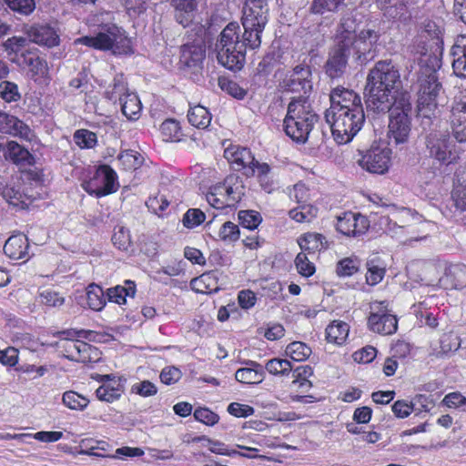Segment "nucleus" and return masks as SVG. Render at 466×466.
Instances as JSON below:
<instances>
[{
	"label": "nucleus",
	"instance_id": "nucleus-22",
	"mask_svg": "<svg viewBox=\"0 0 466 466\" xmlns=\"http://www.w3.org/2000/svg\"><path fill=\"white\" fill-rule=\"evenodd\" d=\"M0 131L25 140L31 141L33 133L30 127L16 116L0 110Z\"/></svg>",
	"mask_w": 466,
	"mask_h": 466
},
{
	"label": "nucleus",
	"instance_id": "nucleus-24",
	"mask_svg": "<svg viewBox=\"0 0 466 466\" xmlns=\"http://www.w3.org/2000/svg\"><path fill=\"white\" fill-rule=\"evenodd\" d=\"M446 289H458L466 287V265L451 264L445 268L444 275L439 280Z\"/></svg>",
	"mask_w": 466,
	"mask_h": 466
},
{
	"label": "nucleus",
	"instance_id": "nucleus-33",
	"mask_svg": "<svg viewBox=\"0 0 466 466\" xmlns=\"http://www.w3.org/2000/svg\"><path fill=\"white\" fill-rule=\"evenodd\" d=\"M222 185L232 206L241 200L245 194V187L241 177L237 175H229L224 179Z\"/></svg>",
	"mask_w": 466,
	"mask_h": 466
},
{
	"label": "nucleus",
	"instance_id": "nucleus-53",
	"mask_svg": "<svg viewBox=\"0 0 466 466\" xmlns=\"http://www.w3.org/2000/svg\"><path fill=\"white\" fill-rule=\"evenodd\" d=\"M286 354L294 361H303L311 354V349L301 341H293L286 348Z\"/></svg>",
	"mask_w": 466,
	"mask_h": 466
},
{
	"label": "nucleus",
	"instance_id": "nucleus-58",
	"mask_svg": "<svg viewBox=\"0 0 466 466\" xmlns=\"http://www.w3.org/2000/svg\"><path fill=\"white\" fill-rule=\"evenodd\" d=\"M218 86L223 91H226L228 95L238 99H242L247 95V91L237 82L226 77H220L218 79Z\"/></svg>",
	"mask_w": 466,
	"mask_h": 466
},
{
	"label": "nucleus",
	"instance_id": "nucleus-7",
	"mask_svg": "<svg viewBox=\"0 0 466 466\" xmlns=\"http://www.w3.org/2000/svg\"><path fill=\"white\" fill-rule=\"evenodd\" d=\"M80 332L73 329L58 332L57 335L61 337V339L56 343V346L64 353L66 359L87 363L92 361V355L93 353L96 355L97 350L83 340L75 339L76 337H79Z\"/></svg>",
	"mask_w": 466,
	"mask_h": 466
},
{
	"label": "nucleus",
	"instance_id": "nucleus-10",
	"mask_svg": "<svg viewBox=\"0 0 466 466\" xmlns=\"http://www.w3.org/2000/svg\"><path fill=\"white\" fill-rule=\"evenodd\" d=\"M127 41L122 30L116 26H106L95 36H82L74 41L75 46L84 45L97 50H110L117 52L118 46Z\"/></svg>",
	"mask_w": 466,
	"mask_h": 466
},
{
	"label": "nucleus",
	"instance_id": "nucleus-41",
	"mask_svg": "<svg viewBox=\"0 0 466 466\" xmlns=\"http://www.w3.org/2000/svg\"><path fill=\"white\" fill-rule=\"evenodd\" d=\"M127 93H130L127 88V84L122 74L116 75L112 84L105 91V96L111 101H122Z\"/></svg>",
	"mask_w": 466,
	"mask_h": 466
},
{
	"label": "nucleus",
	"instance_id": "nucleus-16",
	"mask_svg": "<svg viewBox=\"0 0 466 466\" xmlns=\"http://www.w3.org/2000/svg\"><path fill=\"white\" fill-rule=\"evenodd\" d=\"M311 76L310 66L299 64L286 75L280 85L287 91L302 92L305 96L312 90Z\"/></svg>",
	"mask_w": 466,
	"mask_h": 466
},
{
	"label": "nucleus",
	"instance_id": "nucleus-59",
	"mask_svg": "<svg viewBox=\"0 0 466 466\" xmlns=\"http://www.w3.org/2000/svg\"><path fill=\"white\" fill-rule=\"evenodd\" d=\"M238 220L242 227L254 229L262 221L260 214L254 210H241L238 212Z\"/></svg>",
	"mask_w": 466,
	"mask_h": 466
},
{
	"label": "nucleus",
	"instance_id": "nucleus-5",
	"mask_svg": "<svg viewBox=\"0 0 466 466\" xmlns=\"http://www.w3.org/2000/svg\"><path fill=\"white\" fill-rule=\"evenodd\" d=\"M267 2L268 0H246L241 19L244 32L240 39L246 49H256L261 45V34L268 23Z\"/></svg>",
	"mask_w": 466,
	"mask_h": 466
},
{
	"label": "nucleus",
	"instance_id": "nucleus-42",
	"mask_svg": "<svg viewBox=\"0 0 466 466\" xmlns=\"http://www.w3.org/2000/svg\"><path fill=\"white\" fill-rule=\"evenodd\" d=\"M206 198L208 204L217 209L232 206L226 195V190L224 189L222 183H218L211 187L206 195Z\"/></svg>",
	"mask_w": 466,
	"mask_h": 466
},
{
	"label": "nucleus",
	"instance_id": "nucleus-6",
	"mask_svg": "<svg viewBox=\"0 0 466 466\" xmlns=\"http://www.w3.org/2000/svg\"><path fill=\"white\" fill-rule=\"evenodd\" d=\"M325 117L330 124L334 140L339 145L350 142L360 132L365 122L363 108L347 109L346 111L326 112Z\"/></svg>",
	"mask_w": 466,
	"mask_h": 466
},
{
	"label": "nucleus",
	"instance_id": "nucleus-60",
	"mask_svg": "<svg viewBox=\"0 0 466 466\" xmlns=\"http://www.w3.org/2000/svg\"><path fill=\"white\" fill-rule=\"evenodd\" d=\"M74 139L81 148H93L97 142L96 135L86 129L77 130L74 135Z\"/></svg>",
	"mask_w": 466,
	"mask_h": 466
},
{
	"label": "nucleus",
	"instance_id": "nucleus-31",
	"mask_svg": "<svg viewBox=\"0 0 466 466\" xmlns=\"http://www.w3.org/2000/svg\"><path fill=\"white\" fill-rule=\"evenodd\" d=\"M17 62L20 66L28 68L34 76H44L46 72V61L34 52H22L17 57Z\"/></svg>",
	"mask_w": 466,
	"mask_h": 466
},
{
	"label": "nucleus",
	"instance_id": "nucleus-27",
	"mask_svg": "<svg viewBox=\"0 0 466 466\" xmlns=\"http://www.w3.org/2000/svg\"><path fill=\"white\" fill-rule=\"evenodd\" d=\"M30 41L46 46L58 45L59 37L55 30L48 25H33L27 32Z\"/></svg>",
	"mask_w": 466,
	"mask_h": 466
},
{
	"label": "nucleus",
	"instance_id": "nucleus-12",
	"mask_svg": "<svg viewBox=\"0 0 466 466\" xmlns=\"http://www.w3.org/2000/svg\"><path fill=\"white\" fill-rule=\"evenodd\" d=\"M368 325L373 332L384 336L391 335L398 329V320L396 316L390 312L386 301H374L370 304Z\"/></svg>",
	"mask_w": 466,
	"mask_h": 466
},
{
	"label": "nucleus",
	"instance_id": "nucleus-63",
	"mask_svg": "<svg viewBox=\"0 0 466 466\" xmlns=\"http://www.w3.org/2000/svg\"><path fill=\"white\" fill-rule=\"evenodd\" d=\"M219 238L225 242H235L239 238L238 225L231 221L225 222L218 232Z\"/></svg>",
	"mask_w": 466,
	"mask_h": 466
},
{
	"label": "nucleus",
	"instance_id": "nucleus-29",
	"mask_svg": "<svg viewBox=\"0 0 466 466\" xmlns=\"http://www.w3.org/2000/svg\"><path fill=\"white\" fill-rule=\"evenodd\" d=\"M5 154L6 157L16 165L33 166L35 164V157L33 155L15 141L7 142L5 146Z\"/></svg>",
	"mask_w": 466,
	"mask_h": 466
},
{
	"label": "nucleus",
	"instance_id": "nucleus-43",
	"mask_svg": "<svg viewBox=\"0 0 466 466\" xmlns=\"http://www.w3.org/2000/svg\"><path fill=\"white\" fill-rule=\"evenodd\" d=\"M192 289L198 293H212L218 290L214 272H207L195 278L190 282Z\"/></svg>",
	"mask_w": 466,
	"mask_h": 466
},
{
	"label": "nucleus",
	"instance_id": "nucleus-17",
	"mask_svg": "<svg viewBox=\"0 0 466 466\" xmlns=\"http://www.w3.org/2000/svg\"><path fill=\"white\" fill-rule=\"evenodd\" d=\"M224 157L233 169L243 171L247 177L255 175V168L252 166L255 164V157L248 148L230 144L225 148Z\"/></svg>",
	"mask_w": 466,
	"mask_h": 466
},
{
	"label": "nucleus",
	"instance_id": "nucleus-36",
	"mask_svg": "<svg viewBox=\"0 0 466 466\" xmlns=\"http://www.w3.org/2000/svg\"><path fill=\"white\" fill-rule=\"evenodd\" d=\"M123 393L124 387L119 380L105 382L96 390V395L99 400L109 403L117 400Z\"/></svg>",
	"mask_w": 466,
	"mask_h": 466
},
{
	"label": "nucleus",
	"instance_id": "nucleus-52",
	"mask_svg": "<svg viewBox=\"0 0 466 466\" xmlns=\"http://www.w3.org/2000/svg\"><path fill=\"white\" fill-rule=\"evenodd\" d=\"M318 209L312 205L302 204L289 210V214L293 220L304 223L310 222L317 216Z\"/></svg>",
	"mask_w": 466,
	"mask_h": 466
},
{
	"label": "nucleus",
	"instance_id": "nucleus-23",
	"mask_svg": "<svg viewBox=\"0 0 466 466\" xmlns=\"http://www.w3.org/2000/svg\"><path fill=\"white\" fill-rule=\"evenodd\" d=\"M383 15L393 20H407L410 17V0H376Z\"/></svg>",
	"mask_w": 466,
	"mask_h": 466
},
{
	"label": "nucleus",
	"instance_id": "nucleus-46",
	"mask_svg": "<svg viewBox=\"0 0 466 466\" xmlns=\"http://www.w3.org/2000/svg\"><path fill=\"white\" fill-rule=\"evenodd\" d=\"M95 175L101 190H106L107 188L106 187L107 185V182H112L111 193H114L117 190L118 184L116 182V173L109 166H101L96 170Z\"/></svg>",
	"mask_w": 466,
	"mask_h": 466
},
{
	"label": "nucleus",
	"instance_id": "nucleus-13",
	"mask_svg": "<svg viewBox=\"0 0 466 466\" xmlns=\"http://www.w3.org/2000/svg\"><path fill=\"white\" fill-rule=\"evenodd\" d=\"M380 39L379 31L371 28L362 29L352 38L350 50L360 64H366L373 58L375 47Z\"/></svg>",
	"mask_w": 466,
	"mask_h": 466
},
{
	"label": "nucleus",
	"instance_id": "nucleus-14",
	"mask_svg": "<svg viewBox=\"0 0 466 466\" xmlns=\"http://www.w3.org/2000/svg\"><path fill=\"white\" fill-rule=\"evenodd\" d=\"M391 149L389 147L371 146L358 159V164L365 170L374 174H384L389 170L391 160Z\"/></svg>",
	"mask_w": 466,
	"mask_h": 466
},
{
	"label": "nucleus",
	"instance_id": "nucleus-26",
	"mask_svg": "<svg viewBox=\"0 0 466 466\" xmlns=\"http://www.w3.org/2000/svg\"><path fill=\"white\" fill-rule=\"evenodd\" d=\"M453 57L452 69L455 76L466 78V35H458L451 49Z\"/></svg>",
	"mask_w": 466,
	"mask_h": 466
},
{
	"label": "nucleus",
	"instance_id": "nucleus-3",
	"mask_svg": "<svg viewBox=\"0 0 466 466\" xmlns=\"http://www.w3.org/2000/svg\"><path fill=\"white\" fill-rule=\"evenodd\" d=\"M217 58L220 65L229 70H239L246 60L247 49L240 40L239 25L229 23L222 30L216 43Z\"/></svg>",
	"mask_w": 466,
	"mask_h": 466
},
{
	"label": "nucleus",
	"instance_id": "nucleus-50",
	"mask_svg": "<svg viewBox=\"0 0 466 466\" xmlns=\"http://www.w3.org/2000/svg\"><path fill=\"white\" fill-rule=\"evenodd\" d=\"M265 369L275 376H288L293 370V366L286 359L275 358L267 361Z\"/></svg>",
	"mask_w": 466,
	"mask_h": 466
},
{
	"label": "nucleus",
	"instance_id": "nucleus-18",
	"mask_svg": "<svg viewBox=\"0 0 466 466\" xmlns=\"http://www.w3.org/2000/svg\"><path fill=\"white\" fill-rule=\"evenodd\" d=\"M330 106L326 112L346 111L349 109L363 108L361 98L353 90L343 86L335 87L329 95Z\"/></svg>",
	"mask_w": 466,
	"mask_h": 466
},
{
	"label": "nucleus",
	"instance_id": "nucleus-45",
	"mask_svg": "<svg viewBox=\"0 0 466 466\" xmlns=\"http://www.w3.org/2000/svg\"><path fill=\"white\" fill-rule=\"evenodd\" d=\"M86 301L91 309L101 310L106 305V297L102 288L96 284H90L86 289Z\"/></svg>",
	"mask_w": 466,
	"mask_h": 466
},
{
	"label": "nucleus",
	"instance_id": "nucleus-62",
	"mask_svg": "<svg viewBox=\"0 0 466 466\" xmlns=\"http://www.w3.org/2000/svg\"><path fill=\"white\" fill-rule=\"evenodd\" d=\"M441 351L443 354L454 352L461 347V339L454 333H445L441 336Z\"/></svg>",
	"mask_w": 466,
	"mask_h": 466
},
{
	"label": "nucleus",
	"instance_id": "nucleus-47",
	"mask_svg": "<svg viewBox=\"0 0 466 466\" xmlns=\"http://www.w3.org/2000/svg\"><path fill=\"white\" fill-rule=\"evenodd\" d=\"M356 27L357 25L354 19L346 15L343 16L334 41L339 42L341 40H348V45H352V38L356 35Z\"/></svg>",
	"mask_w": 466,
	"mask_h": 466
},
{
	"label": "nucleus",
	"instance_id": "nucleus-61",
	"mask_svg": "<svg viewBox=\"0 0 466 466\" xmlns=\"http://www.w3.org/2000/svg\"><path fill=\"white\" fill-rule=\"evenodd\" d=\"M295 265L298 272L303 277H310L316 271L314 264L309 261L307 255L303 252L297 255L295 258Z\"/></svg>",
	"mask_w": 466,
	"mask_h": 466
},
{
	"label": "nucleus",
	"instance_id": "nucleus-15",
	"mask_svg": "<svg viewBox=\"0 0 466 466\" xmlns=\"http://www.w3.org/2000/svg\"><path fill=\"white\" fill-rule=\"evenodd\" d=\"M348 40L334 41L325 64V72L330 78L341 77L346 72L349 57L352 55Z\"/></svg>",
	"mask_w": 466,
	"mask_h": 466
},
{
	"label": "nucleus",
	"instance_id": "nucleus-32",
	"mask_svg": "<svg viewBox=\"0 0 466 466\" xmlns=\"http://www.w3.org/2000/svg\"><path fill=\"white\" fill-rule=\"evenodd\" d=\"M175 6V18L184 27L189 25L194 18L197 5L193 0H172Z\"/></svg>",
	"mask_w": 466,
	"mask_h": 466
},
{
	"label": "nucleus",
	"instance_id": "nucleus-30",
	"mask_svg": "<svg viewBox=\"0 0 466 466\" xmlns=\"http://www.w3.org/2000/svg\"><path fill=\"white\" fill-rule=\"evenodd\" d=\"M298 244L301 250L309 254L327 248L328 242L325 237L319 233L307 232L298 238Z\"/></svg>",
	"mask_w": 466,
	"mask_h": 466
},
{
	"label": "nucleus",
	"instance_id": "nucleus-34",
	"mask_svg": "<svg viewBox=\"0 0 466 466\" xmlns=\"http://www.w3.org/2000/svg\"><path fill=\"white\" fill-rule=\"evenodd\" d=\"M366 281L370 286L380 283L386 273V264L379 256L370 257L366 263Z\"/></svg>",
	"mask_w": 466,
	"mask_h": 466
},
{
	"label": "nucleus",
	"instance_id": "nucleus-4",
	"mask_svg": "<svg viewBox=\"0 0 466 466\" xmlns=\"http://www.w3.org/2000/svg\"><path fill=\"white\" fill-rule=\"evenodd\" d=\"M386 110L389 112L388 139L389 145H406L411 130L412 105L410 96L402 94L396 97Z\"/></svg>",
	"mask_w": 466,
	"mask_h": 466
},
{
	"label": "nucleus",
	"instance_id": "nucleus-55",
	"mask_svg": "<svg viewBox=\"0 0 466 466\" xmlns=\"http://www.w3.org/2000/svg\"><path fill=\"white\" fill-rule=\"evenodd\" d=\"M112 242L118 249L127 251L131 247L129 231L123 226H116L114 228Z\"/></svg>",
	"mask_w": 466,
	"mask_h": 466
},
{
	"label": "nucleus",
	"instance_id": "nucleus-1",
	"mask_svg": "<svg viewBox=\"0 0 466 466\" xmlns=\"http://www.w3.org/2000/svg\"><path fill=\"white\" fill-rule=\"evenodd\" d=\"M402 81L399 67L391 60L378 61L367 77V107L377 113H386L400 92Z\"/></svg>",
	"mask_w": 466,
	"mask_h": 466
},
{
	"label": "nucleus",
	"instance_id": "nucleus-56",
	"mask_svg": "<svg viewBox=\"0 0 466 466\" xmlns=\"http://www.w3.org/2000/svg\"><path fill=\"white\" fill-rule=\"evenodd\" d=\"M15 13L22 15H31L36 6L35 0H2Z\"/></svg>",
	"mask_w": 466,
	"mask_h": 466
},
{
	"label": "nucleus",
	"instance_id": "nucleus-49",
	"mask_svg": "<svg viewBox=\"0 0 466 466\" xmlns=\"http://www.w3.org/2000/svg\"><path fill=\"white\" fill-rule=\"evenodd\" d=\"M160 132L165 141H180L182 137L179 122L173 118L166 119L160 126Z\"/></svg>",
	"mask_w": 466,
	"mask_h": 466
},
{
	"label": "nucleus",
	"instance_id": "nucleus-57",
	"mask_svg": "<svg viewBox=\"0 0 466 466\" xmlns=\"http://www.w3.org/2000/svg\"><path fill=\"white\" fill-rule=\"evenodd\" d=\"M344 0H312L309 11L312 14L323 15L326 12H335Z\"/></svg>",
	"mask_w": 466,
	"mask_h": 466
},
{
	"label": "nucleus",
	"instance_id": "nucleus-11",
	"mask_svg": "<svg viewBox=\"0 0 466 466\" xmlns=\"http://www.w3.org/2000/svg\"><path fill=\"white\" fill-rule=\"evenodd\" d=\"M429 156L441 164L449 165L455 160L454 147L447 130H433L426 137Z\"/></svg>",
	"mask_w": 466,
	"mask_h": 466
},
{
	"label": "nucleus",
	"instance_id": "nucleus-54",
	"mask_svg": "<svg viewBox=\"0 0 466 466\" xmlns=\"http://www.w3.org/2000/svg\"><path fill=\"white\" fill-rule=\"evenodd\" d=\"M21 97V93L15 83L7 80L0 82V98L5 103L18 102Z\"/></svg>",
	"mask_w": 466,
	"mask_h": 466
},
{
	"label": "nucleus",
	"instance_id": "nucleus-37",
	"mask_svg": "<svg viewBox=\"0 0 466 466\" xmlns=\"http://www.w3.org/2000/svg\"><path fill=\"white\" fill-rule=\"evenodd\" d=\"M409 51L414 56H419V66H430L431 56L429 54V46L426 41V35H419L416 36L412 44L409 46Z\"/></svg>",
	"mask_w": 466,
	"mask_h": 466
},
{
	"label": "nucleus",
	"instance_id": "nucleus-28",
	"mask_svg": "<svg viewBox=\"0 0 466 466\" xmlns=\"http://www.w3.org/2000/svg\"><path fill=\"white\" fill-rule=\"evenodd\" d=\"M249 368L238 369L235 373V378L238 382L246 384H258L264 380V370L262 366L253 360H248Z\"/></svg>",
	"mask_w": 466,
	"mask_h": 466
},
{
	"label": "nucleus",
	"instance_id": "nucleus-20",
	"mask_svg": "<svg viewBox=\"0 0 466 466\" xmlns=\"http://www.w3.org/2000/svg\"><path fill=\"white\" fill-rule=\"evenodd\" d=\"M370 227L368 218L360 214L348 212L338 218L337 229L349 237H357L364 234Z\"/></svg>",
	"mask_w": 466,
	"mask_h": 466
},
{
	"label": "nucleus",
	"instance_id": "nucleus-8",
	"mask_svg": "<svg viewBox=\"0 0 466 466\" xmlns=\"http://www.w3.org/2000/svg\"><path fill=\"white\" fill-rule=\"evenodd\" d=\"M417 75L419 110L422 111L424 108L431 110L436 106L435 100L441 87L438 82L436 70L433 66H421Z\"/></svg>",
	"mask_w": 466,
	"mask_h": 466
},
{
	"label": "nucleus",
	"instance_id": "nucleus-39",
	"mask_svg": "<svg viewBox=\"0 0 466 466\" xmlns=\"http://www.w3.org/2000/svg\"><path fill=\"white\" fill-rule=\"evenodd\" d=\"M121 110L124 116L130 120H136L139 117L142 106L136 93H127L122 101H119Z\"/></svg>",
	"mask_w": 466,
	"mask_h": 466
},
{
	"label": "nucleus",
	"instance_id": "nucleus-35",
	"mask_svg": "<svg viewBox=\"0 0 466 466\" xmlns=\"http://www.w3.org/2000/svg\"><path fill=\"white\" fill-rule=\"evenodd\" d=\"M136 284L134 281L127 280L125 286H116L107 289L106 298L109 302L123 305L127 302V298H134L136 294Z\"/></svg>",
	"mask_w": 466,
	"mask_h": 466
},
{
	"label": "nucleus",
	"instance_id": "nucleus-64",
	"mask_svg": "<svg viewBox=\"0 0 466 466\" xmlns=\"http://www.w3.org/2000/svg\"><path fill=\"white\" fill-rule=\"evenodd\" d=\"M131 392L147 398L157 393V387L150 380H145L132 385Z\"/></svg>",
	"mask_w": 466,
	"mask_h": 466
},
{
	"label": "nucleus",
	"instance_id": "nucleus-25",
	"mask_svg": "<svg viewBox=\"0 0 466 466\" xmlns=\"http://www.w3.org/2000/svg\"><path fill=\"white\" fill-rule=\"evenodd\" d=\"M5 254L12 259H25L30 258L28 238L24 234L11 236L5 243Z\"/></svg>",
	"mask_w": 466,
	"mask_h": 466
},
{
	"label": "nucleus",
	"instance_id": "nucleus-21",
	"mask_svg": "<svg viewBox=\"0 0 466 466\" xmlns=\"http://www.w3.org/2000/svg\"><path fill=\"white\" fill-rule=\"evenodd\" d=\"M450 119L455 139L460 143L466 142V96L455 98Z\"/></svg>",
	"mask_w": 466,
	"mask_h": 466
},
{
	"label": "nucleus",
	"instance_id": "nucleus-9",
	"mask_svg": "<svg viewBox=\"0 0 466 466\" xmlns=\"http://www.w3.org/2000/svg\"><path fill=\"white\" fill-rule=\"evenodd\" d=\"M417 75L419 110L422 111L424 108L431 110L436 106L435 100L441 87L438 82L436 70L433 66H421Z\"/></svg>",
	"mask_w": 466,
	"mask_h": 466
},
{
	"label": "nucleus",
	"instance_id": "nucleus-2",
	"mask_svg": "<svg viewBox=\"0 0 466 466\" xmlns=\"http://www.w3.org/2000/svg\"><path fill=\"white\" fill-rule=\"evenodd\" d=\"M318 121L319 116L313 111L308 98L299 96L289 104L284 130L292 140L305 143Z\"/></svg>",
	"mask_w": 466,
	"mask_h": 466
},
{
	"label": "nucleus",
	"instance_id": "nucleus-48",
	"mask_svg": "<svg viewBox=\"0 0 466 466\" xmlns=\"http://www.w3.org/2000/svg\"><path fill=\"white\" fill-rule=\"evenodd\" d=\"M360 268V262L357 257L344 258L337 262L336 273L339 278L351 277Z\"/></svg>",
	"mask_w": 466,
	"mask_h": 466
},
{
	"label": "nucleus",
	"instance_id": "nucleus-38",
	"mask_svg": "<svg viewBox=\"0 0 466 466\" xmlns=\"http://www.w3.org/2000/svg\"><path fill=\"white\" fill-rule=\"evenodd\" d=\"M349 325L340 320H335L326 329V338L329 342L341 345L349 336Z\"/></svg>",
	"mask_w": 466,
	"mask_h": 466
},
{
	"label": "nucleus",
	"instance_id": "nucleus-44",
	"mask_svg": "<svg viewBox=\"0 0 466 466\" xmlns=\"http://www.w3.org/2000/svg\"><path fill=\"white\" fill-rule=\"evenodd\" d=\"M1 196L11 205L18 206L23 203L24 194L21 187L14 180L6 182L0 187Z\"/></svg>",
	"mask_w": 466,
	"mask_h": 466
},
{
	"label": "nucleus",
	"instance_id": "nucleus-40",
	"mask_svg": "<svg viewBox=\"0 0 466 466\" xmlns=\"http://www.w3.org/2000/svg\"><path fill=\"white\" fill-rule=\"evenodd\" d=\"M188 122L195 127L205 129L211 122V114L205 106L200 105L192 106L187 112Z\"/></svg>",
	"mask_w": 466,
	"mask_h": 466
},
{
	"label": "nucleus",
	"instance_id": "nucleus-19",
	"mask_svg": "<svg viewBox=\"0 0 466 466\" xmlns=\"http://www.w3.org/2000/svg\"><path fill=\"white\" fill-rule=\"evenodd\" d=\"M205 57L206 46L203 41L198 40L181 46L180 62L195 73L202 69Z\"/></svg>",
	"mask_w": 466,
	"mask_h": 466
},
{
	"label": "nucleus",
	"instance_id": "nucleus-51",
	"mask_svg": "<svg viewBox=\"0 0 466 466\" xmlns=\"http://www.w3.org/2000/svg\"><path fill=\"white\" fill-rule=\"evenodd\" d=\"M62 401L70 410H84L89 404V400L76 391L68 390L63 394Z\"/></svg>",
	"mask_w": 466,
	"mask_h": 466
}]
</instances>
